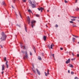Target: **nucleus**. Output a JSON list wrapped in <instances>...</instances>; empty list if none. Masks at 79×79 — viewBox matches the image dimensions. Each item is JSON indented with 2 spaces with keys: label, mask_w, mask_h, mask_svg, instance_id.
Listing matches in <instances>:
<instances>
[{
  "label": "nucleus",
  "mask_w": 79,
  "mask_h": 79,
  "mask_svg": "<svg viewBox=\"0 0 79 79\" xmlns=\"http://www.w3.org/2000/svg\"><path fill=\"white\" fill-rule=\"evenodd\" d=\"M2 37L1 38H0V42H2V40H5L6 38V35L4 33V32H2L1 34Z\"/></svg>",
  "instance_id": "nucleus-1"
},
{
  "label": "nucleus",
  "mask_w": 79,
  "mask_h": 79,
  "mask_svg": "<svg viewBox=\"0 0 79 79\" xmlns=\"http://www.w3.org/2000/svg\"><path fill=\"white\" fill-rule=\"evenodd\" d=\"M28 2L31 5L32 8H35V2L34 1V2H32L31 1V0H29Z\"/></svg>",
  "instance_id": "nucleus-2"
},
{
  "label": "nucleus",
  "mask_w": 79,
  "mask_h": 79,
  "mask_svg": "<svg viewBox=\"0 0 79 79\" xmlns=\"http://www.w3.org/2000/svg\"><path fill=\"white\" fill-rule=\"evenodd\" d=\"M36 22H35V21L34 20H32L31 21V27L32 28H33V27L34 26H35V23Z\"/></svg>",
  "instance_id": "nucleus-3"
},
{
  "label": "nucleus",
  "mask_w": 79,
  "mask_h": 79,
  "mask_svg": "<svg viewBox=\"0 0 79 79\" xmlns=\"http://www.w3.org/2000/svg\"><path fill=\"white\" fill-rule=\"evenodd\" d=\"M25 53L26 56L23 57V59H24L25 60V59H27L28 58V54H27V52L26 51Z\"/></svg>",
  "instance_id": "nucleus-4"
},
{
  "label": "nucleus",
  "mask_w": 79,
  "mask_h": 79,
  "mask_svg": "<svg viewBox=\"0 0 79 79\" xmlns=\"http://www.w3.org/2000/svg\"><path fill=\"white\" fill-rule=\"evenodd\" d=\"M5 64H3L2 65V71L5 70Z\"/></svg>",
  "instance_id": "nucleus-5"
},
{
  "label": "nucleus",
  "mask_w": 79,
  "mask_h": 79,
  "mask_svg": "<svg viewBox=\"0 0 79 79\" xmlns=\"http://www.w3.org/2000/svg\"><path fill=\"white\" fill-rule=\"evenodd\" d=\"M8 61H6V63H5L6 66L7 68H8Z\"/></svg>",
  "instance_id": "nucleus-6"
},
{
  "label": "nucleus",
  "mask_w": 79,
  "mask_h": 79,
  "mask_svg": "<svg viewBox=\"0 0 79 79\" xmlns=\"http://www.w3.org/2000/svg\"><path fill=\"white\" fill-rule=\"evenodd\" d=\"M70 63V59H69L66 62V64H68V63Z\"/></svg>",
  "instance_id": "nucleus-7"
},
{
  "label": "nucleus",
  "mask_w": 79,
  "mask_h": 79,
  "mask_svg": "<svg viewBox=\"0 0 79 79\" xmlns=\"http://www.w3.org/2000/svg\"><path fill=\"white\" fill-rule=\"evenodd\" d=\"M27 21L28 23V24H29L30 23V18L29 17V16H28V18H27Z\"/></svg>",
  "instance_id": "nucleus-8"
},
{
  "label": "nucleus",
  "mask_w": 79,
  "mask_h": 79,
  "mask_svg": "<svg viewBox=\"0 0 79 79\" xmlns=\"http://www.w3.org/2000/svg\"><path fill=\"white\" fill-rule=\"evenodd\" d=\"M36 71H37V72L38 74L39 75H40V72L38 70V69H36Z\"/></svg>",
  "instance_id": "nucleus-9"
},
{
  "label": "nucleus",
  "mask_w": 79,
  "mask_h": 79,
  "mask_svg": "<svg viewBox=\"0 0 79 79\" xmlns=\"http://www.w3.org/2000/svg\"><path fill=\"white\" fill-rule=\"evenodd\" d=\"M43 39L44 41H45V40H46V39H47V37H46V36H44L43 37Z\"/></svg>",
  "instance_id": "nucleus-10"
},
{
  "label": "nucleus",
  "mask_w": 79,
  "mask_h": 79,
  "mask_svg": "<svg viewBox=\"0 0 79 79\" xmlns=\"http://www.w3.org/2000/svg\"><path fill=\"white\" fill-rule=\"evenodd\" d=\"M38 58L39 60H42V58H41V57H40V56H38Z\"/></svg>",
  "instance_id": "nucleus-11"
},
{
  "label": "nucleus",
  "mask_w": 79,
  "mask_h": 79,
  "mask_svg": "<svg viewBox=\"0 0 79 79\" xmlns=\"http://www.w3.org/2000/svg\"><path fill=\"white\" fill-rule=\"evenodd\" d=\"M53 46H54V45L53 44H51V45L50 46V48L51 49H52V48H53Z\"/></svg>",
  "instance_id": "nucleus-12"
},
{
  "label": "nucleus",
  "mask_w": 79,
  "mask_h": 79,
  "mask_svg": "<svg viewBox=\"0 0 79 79\" xmlns=\"http://www.w3.org/2000/svg\"><path fill=\"white\" fill-rule=\"evenodd\" d=\"M75 40H76V38H73V42H74L75 41Z\"/></svg>",
  "instance_id": "nucleus-13"
},
{
  "label": "nucleus",
  "mask_w": 79,
  "mask_h": 79,
  "mask_svg": "<svg viewBox=\"0 0 79 79\" xmlns=\"http://www.w3.org/2000/svg\"><path fill=\"white\" fill-rule=\"evenodd\" d=\"M41 8H43L42 7H40V8H38V9L39 11H40L41 10Z\"/></svg>",
  "instance_id": "nucleus-14"
},
{
  "label": "nucleus",
  "mask_w": 79,
  "mask_h": 79,
  "mask_svg": "<svg viewBox=\"0 0 79 79\" xmlns=\"http://www.w3.org/2000/svg\"><path fill=\"white\" fill-rule=\"evenodd\" d=\"M36 17H39L40 16V15H39L36 14Z\"/></svg>",
  "instance_id": "nucleus-15"
},
{
  "label": "nucleus",
  "mask_w": 79,
  "mask_h": 79,
  "mask_svg": "<svg viewBox=\"0 0 79 79\" xmlns=\"http://www.w3.org/2000/svg\"><path fill=\"white\" fill-rule=\"evenodd\" d=\"M21 48H23V47H24V48H25V47L23 46V45H21Z\"/></svg>",
  "instance_id": "nucleus-16"
},
{
  "label": "nucleus",
  "mask_w": 79,
  "mask_h": 79,
  "mask_svg": "<svg viewBox=\"0 0 79 79\" xmlns=\"http://www.w3.org/2000/svg\"><path fill=\"white\" fill-rule=\"evenodd\" d=\"M47 73L48 74V75H49V70H48V69Z\"/></svg>",
  "instance_id": "nucleus-17"
},
{
  "label": "nucleus",
  "mask_w": 79,
  "mask_h": 79,
  "mask_svg": "<svg viewBox=\"0 0 79 79\" xmlns=\"http://www.w3.org/2000/svg\"><path fill=\"white\" fill-rule=\"evenodd\" d=\"M2 4L3 5H5V2H2Z\"/></svg>",
  "instance_id": "nucleus-18"
},
{
  "label": "nucleus",
  "mask_w": 79,
  "mask_h": 79,
  "mask_svg": "<svg viewBox=\"0 0 79 79\" xmlns=\"http://www.w3.org/2000/svg\"><path fill=\"white\" fill-rule=\"evenodd\" d=\"M19 14L20 16V17L21 18H22V16H21V14H20V12H19Z\"/></svg>",
  "instance_id": "nucleus-19"
},
{
  "label": "nucleus",
  "mask_w": 79,
  "mask_h": 79,
  "mask_svg": "<svg viewBox=\"0 0 79 79\" xmlns=\"http://www.w3.org/2000/svg\"><path fill=\"white\" fill-rule=\"evenodd\" d=\"M44 73L45 74V75L46 76H47V73L46 72H45Z\"/></svg>",
  "instance_id": "nucleus-20"
},
{
  "label": "nucleus",
  "mask_w": 79,
  "mask_h": 79,
  "mask_svg": "<svg viewBox=\"0 0 79 79\" xmlns=\"http://www.w3.org/2000/svg\"><path fill=\"white\" fill-rule=\"evenodd\" d=\"M71 21H76V19H71Z\"/></svg>",
  "instance_id": "nucleus-21"
},
{
  "label": "nucleus",
  "mask_w": 79,
  "mask_h": 79,
  "mask_svg": "<svg viewBox=\"0 0 79 79\" xmlns=\"http://www.w3.org/2000/svg\"><path fill=\"white\" fill-rule=\"evenodd\" d=\"M28 11H29V12H30V13H32V11H31L30 10H28Z\"/></svg>",
  "instance_id": "nucleus-22"
},
{
  "label": "nucleus",
  "mask_w": 79,
  "mask_h": 79,
  "mask_svg": "<svg viewBox=\"0 0 79 79\" xmlns=\"http://www.w3.org/2000/svg\"><path fill=\"white\" fill-rule=\"evenodd\" d=\"M73 27H76V26L75 25L73 24Z\"/></svg>",
  "instance_id": "nucleus-23"
},
{
  "label": "nucleus",
  "mask_w": 79,
  "mask_h": 79,
  "mask_svg": "<svg viewBox=\"0 0 79 79\" xmlns=\"http://www.w3.org/2000/svg\"><path fill=\"white\" fill-rule=\"evenodd\" d=\"M41 12H42V10H44V8H41Z\"/></svg>",
  "instance_id": "nucleus-24"
},
{
  "label": "nucleus",
  "mask_w": 79,
  "mask_h": 79,
  "mask_svg": "<svg viewBox=\"0 0 79 79\" xmlns=\"http://www.w3.org/2000/svg\"><path fill=\"white\" fill-rule=\"evenodd\" d=\"M25 30L26 31V32H27V28H26V27H25Z\"/></svg>",
  "instance_id": "nucleus-25"
},
{
  "label": "nucleus",
  "mask_w": 79,
  "mask_h": 79,
  "mask_svg": "<svg viewBox=\"0 0 79 79\" xmlns=\"http://www.w3.org/2000/svg\"><path fill=\"white\" fill-rule=\"evenodd\" d=\"M23 2H26V0H23Z\"/></svg>",
  "instance_id": "nucleus-26"
},
{
  "label": "nucleus",
  "mask_w": 79,
  "mask_h": 79,
  "mask_svg": "<svg viewBox=\"0 0 79 79\" xmlns=\"http://www.w3.org/2000/svg\"><path fill=\"white\" fill-rule=\"evenodd\" d=\"M71 74H74V72H71Z\"/></svg>",
  "instance_id": "nucleus-27"
},
{
  "label": "nucleus",
  "mask_w": 79,
  "mask_h": 79,
  "mask_svg": "<svg viewBox=\"0 0 79 79\" xmlns=\"http://www.w3.org/2000/svg\"><path fill=\"white\" fill-rule=\"evenodd\" d=\"M64 2L65 3H68V1H66V0H64Z\"/></svg>",
  "instance_id": "nucleus-28"
},
{
  "label": "nucleus",
  "mask_w": 79,
  "mask_h": 79,
  "mask_svg": "<svg viewBox=\"0 0 79 79\" xmlns=\"http://www.w3.org/2000/svg\"><path fill=\"white\" fill-rule=\"evenodd\" d=\"M70 23H74V22H73L72 21H70Z\"/></svg>",
  "instance_id": "nucleus-29"
},
{
  "label": "nucleus",
  "mask_w": 79,
  "mask_h": 79,
  "mask_svg": "<svg viewBox=\"0 0 79 79\" xmlns=\"http://www.w3.org/2000/svg\"><path fill=\"white\" fill-rule=\"evenodd\" d=\"M56 27H58V25L57 24H56Z\"/></svg>",
  "instance_id": "nucleus-30"
},
{
  "label": "nucleus",
  "mask_w": 79,
  "mask_h": 79,
  "mask_svg": "<svg viewBox=\"0 0 79 79\" xmlns=\"http://www.w3.org/2000/svg\"><path fill=\"white\" fill-rule=\"evenodd\" d=\"M70 67H71L72 68H73V65L71 64V65H70Z\"/></svg>",
  "instance_id": "nucleus-31"
},
{
  "label": "nucleus",
  "mask_w": 79,
  "mask_h": 79,
  "mask_svg": "<svg viewBox=\"0 0 79 79\" xmlns=\"http://www.w3.org/2000/svg\"><path fill=\"white\" fill-rule=\"evenodd\" d=\"M74 37H76V38H77L79 37V36H74Z\"/></svg>",
  "instance_id": "nucleus-32"
},
{
  "label": "nucleus",
  "mask_w": 79,
  "mask_h": 79,
  "mask_svg": "<svg viewBox=\"0 0 79 79\" xmlns=\"http://www.w3.org/2000/svg\"><path fill=\"white\" fill-rule=\"evenodd\" d=\"M16 0H17V1H19V0H14V1H13V2L15 3V1H16Z\"/></svg>",
  "instance_id": "nucleus-33"
},
{
  "label": "nucleus",
  "mask_w": 79,
  "mask_h": 79,
  "mask_svg": "<svg viewBox=\"0 0 79 79\" xmlns=\"http://www.w3.org/2000/svg\"><path fill=\"white\" fill-rule=\"evenodd\" d=\"M75 59H76L75 58H74L73 59H72L71 60H75Z\"/></svg>",
  "instance_id": "nucleus-34"
},
{
  "label": "nucleus",
  "mask_w": 79,
  "mask_h": 79,
  "mask_svg": "<svg viewBox=\"0 0 79 79\" xmlns=\"http://www.w3.org/2000/svg\"><path fill=\"white\" fill-rule=\"evenodd\" d=\"M4 60L6 61V57L4 58Z\"/></svg>",
  "instance_id": "nucleus-35"
},
{
  "label": "nucleus",
  "mask_w": 79,
  "mask_h": 79,
  "mask_svg": "<svg viewBox=\"0 0 79 79\" xmlns=\"http://www.w3.org/2000/svg\"><path fill=\"white\" fill-rule=\"evenodd\" d=\"M74 79H78V78L77 77H75Z\"/></svg>",
  "instance_id": "nucleus-36"
},
{
  "label": "nucleus",
  "mask_w": 79,
  "mask_h": 79,
  "mask_svg": "<svg viewBox=\"0 0 79 79\" xmlns=\"http://www.w3.org/2000/svg\"><path fill=\"white\" fill-rule=\"evenodd\" d=\"M30 55H32V53L31 52H30Z\"/></svg>",
  "instance_id": "nucleus-37"
},
{
  "label": "nucleus",
  "mask_w": 79,
  "mask_h": 79,
  "mask_svg": "<svg viewBox=\"0 0 79 79\" xmlns=\"http://www.w3.org/2000/svg\"><path fill=\"white\" fill-rule=\"evenodd\" d=\"M77 57H79V54H77Z\"/></svg>",
  "instance_id": "nucleus-38"
},
{
  "label": "nucleus",
  "mask_w": 79,
  "mask_h": 79,
  "mask_svg": "<svg viewBox=\"0 0 79 79\" xmlns=\"http://www.w3.org/2000/svg\"><path fill=\"white\" fill-rule=\"evenodd\" d=\"M0 47H1V48H3V46H2V45H1Z\"/></svg>",
  "instance_id": "nucleus-39"
},
{
  "label": "nucleus",
  "mask_w": 79,
  "mask_h": 79,
  "mask_svg": "<svg viewBox=\"0 0 79 79\" xmlns=\"http://www.w3.org/2000/svg\"><path fill=\"white\" fill-rule=\"evenodd\" d=\"M72 55H73V56H74V53H72Z\"/></svg>",
  "instance_id": "nucleus-40"
},
{
  "label": "nucleus",
  "mask_w": 79,
  "mask_h": 79,
  "mask_svg": "<svg viewBox=\"0 0 79 79\" xmlns=\"http://www.w3.org/2000/svg\"><path fill=\"white\" fill-rule=\"evenodd\" d=\"M68 72L69 73H70V70H68Z\"/></svg>",
  "instance_id": "nucleus-41"
},
{
  "label": "nucleus",
  "mask_w": 79,
  "mask_h": 79,
  "mask_svg": "<svg viewBox=\"0 0 79 79\" xmlns=\"http://www.w3.org/2000/svg\"><path fill=\"white\" fill-rule=\"evenodd\" d=\"M4 73V72L3 71L2 72V74H3V73Z\"/></svg>",
  "instance_id": "nucleus-42"
},
{
  "label": "nucleus",
  "mask_w": 79,
  "mask_h": 79,
  "mask_svg": "<svg viewBox=\"0 0 79 79\" xmlns=\"http://www.w3.org/2000/svg\"><path fill=\"white\" fill-rule=\"evenodd\" d=\"M60 50H63V48H60Z\"/></svg>",
  "instance_id": "nucleus-43"
},
{
  "label": "nucleus",
  "mask_w": 79,
  "mask_h": 79,
  "mask_svg": "<svg viewBox=\"0 0 79 79\" xmlns=\"http://www.w3.org/2000/svg\"><path fill=\"white\" fill-rule=\"evenodd\" d=\"M52 56H53V58H55V57L54 56V54H52Z\"/></svg>",
  "instance_id": "nucleus-44"
},
{
  "label": "nucleus",
  "mask_w": 79,
  "mask_h": 79,
  "mask_svg": "<svg viewBox=\"0 0 79 79\" xmlns=\"http://www.w3.org/2000/svg\"><path fill=\"white\" fill-rule=\"evenodd\" d=\"M77 0H76L75 1V3H77Z\"/></svg>",
  "instance_id": "nucleus-45"
},
{
  "label": "nucleus",
  "mask_w": 79,
  "mask_h": 79,
  "mask_svg": "<svg viewBox=\"0 0 79 79\" xmlns=\"http://www.w3.org/2000/svg\"><path fill=\"white\" fill-rule=\"evenodd\" d=\"M33 71H34V73H35V72H36L35 71L33 70Z\"/></svg>",
  "instance_id": "nucleus-46"
},
{
  "label": "nucleus",
  "mask_w": 79,
  "mask_h": 79,
  "mask_svg": "<svg viewBox=\"0 0 79 79\" xmlns=\"http://www.w3.org/2000/svg\"><path fill=\"white\" fill-rule=\"evenodd\" d=\"M73 18H77V17H74Z\"/></svg>",
  "instance_id": "nucleus-47"
},
{
  "label": "nucleus",
  "mask_w": 79,
  "mask_h": 79,
  "mask_svg": "<svg viewBox=\"0 0 79 79\" xmlns=\"http://www.w3.org/2000/svg\"><path fill=\"white\" fill-rule=\"evenodd\" d=\"M42 56H44V54H43V53H42Z\"/></svg>",
  "instance_id": "nucleus-48"
},
{
  "label": "nucleus",
  "mask_w": 79,
  "mask_h": 79,
  "mask_svg": "<svg viewBox=\"0 0 79 79\" xmlns=\"http://www.w3.org/2000/svg\"><path fill=\"white\" fill-rule=\"evenodd\" d=\"M66 53H68V52H66Z\"/></svg>",
  "instance_id": "nucleus-49"
},
{
  "label": "nucleus",
  "mask_w": 79,
  "mask_h": 79,
  "mask_svg": "<svg viewBox=\"0 0 79 79\" xmlns=\"http://www.w3.org/2000/svg\"><path fill=\"white\" fill-rule=\"evenodd\" d=\"M12 7L13 8H14V7H13V6H12Z\"/></svg>",
  "instance_id": "nucleus-50"
},
{
  "label": "nucleus",
  "mask_w": 79,
  "mask_h": 79,
  "mask_svg": "<svg viewBox=\"0 0 79 79\" xmlns=\"http://www.w3.org/2000/svg\"><path fill=\"white\" fill-rule=\"evenodd\" d=\"M72 18H74V17L72 16Z\"/></svg>",
  "instance_id": "nucleus-51"
},
{
  "label": "nucleus",
  "mask_w": 79,
  "mask_h": 79,
  "mask_svg": "<svg viewBox=\"0 0 79 79\" xmlns=\"http://www.w3.org/2000/svg\"><path fill=\"white\" fill-rule=\"evenodd\" d=\"M73 36H74H74H75V35H73Z\"/></svg>",
  "instance_id": "nucleus-52"
},
{
  "label": "nucleus",
  "mask_w": 79,
  "mask_h": 79,
  "mask_svg": "<svg viewBox=\"0 0 79 79\" xmlns=\"http://www.w3.org/2000/svg\"><path fill=\"white\" fill-rule=\"evenodd\" d=\"M47 11H48H48H49V10H47Z\"/></svg>",
  "instance_id": "nucleus-53"
},
{
  "label": "nucleus",
  "mask_w": 79,
  "mask_h": 79,
  "mask_svg": "<svg viewBox=\"0 0 79 79\" xmlns=\"http://www.w3.org/2000/svg\"><path fill=\"white\" fill-rule=\"evenodd\" d=\"M77 21H78V22H79V20H78Z\"/></svg>",
  "instance_id": "nucleus-54"
},
{
  "label": "nucleus",
  "mask_w": 79,
  "mask_h": 79,
  "mask_svg": "<svg viewBox=\"0 0 79 79\" xmlns=\"http://www.w3.org/2000/svg\"><path fill=\"white\" fill-rule=\"evenodd\" d=\"M69 54H70V52H69Z\"/></svg>",
  "instance_id": "nucleus-55"
},
{
  "label": "nucleus",
  "mask_w": 79,
  "mask_h": 79,
  "mask_svg": "<svg viewBox=\"0 0 79 79\" xmlns=\"http://www.w3.org/2000/svg\"><path fill=\"white\" fill-rule=\"evenodd\" d=\"M78 44H79V42H78Z\"/></svg>",
  "instance_id": "nucleus-56"
},
{
  "label": "nucleus",
  "mask_w": 79,
  "mask_h": 79,
  "mask_svg": "<svg viewBox=\"0 0 79 79\" xmlns=\"http://www.w3.org/2000/svg\"><path fill=\"white\" fill-rule=\"evenodd\" d=\"M78 19H79V17H78Z\"/></svg>",
  "instance_id": "nucleus-57"
},
{
  "label": "nucleus",
  "mask_w": 79,
  "mask_h": 79,
  "mask_svg": "<svg viewBox=\"0 0 79 79\" xmlns=\"http://www.w3.org/2000/svg\"><path fill=\"white\" fill-rule=\"evenodd\" d=\"M49 48H50V46H49Z\"/></svg>",
  "instance_id": "nucleus-58"
},
{
  "label": "nucleus",
  "mask_w": 79,
  "mask_h": 79,
  "mask_svg": "<svg viewBox=\"0 0 79 79\" xmlns=\"http://www.w3.org/2000/svg\"><path fill=\"white\" fill-rule=\"evenodd\" d=\"M22 52L23 53V51H22Z\"/></svg>",
  "instance_id": "nucleus-59"
},
{
  "label": "nucleus",
  "mask_w": 79,
  "mask_h": 79,
  "mask_svg": "<svg viewBox=\"0 0 79 79\" xmlns=\"http://www.w3.org/2000/svg\"><path fill=\"white\" fill-rule=\"evenodd\" d=\"M46 26H47V25H46Z\"/></svg>",
  "instance_id": "nucleus-60"
},
{
  "label": "nucleus",
  "mask_w": 79,
  "mask_h": 79,
  "mask_svg": "<svg viewBox=\"0 0 79 79\" xmlns=\"http://www.w3.org/2000/svg\"><path fill=\"white\" fill-rule=\"evenodd\" d=\"M16 15H17L16 14Z\"/></svg>",
  "instance_id": "nucleus-61"
}]
</instances>
